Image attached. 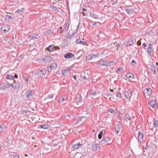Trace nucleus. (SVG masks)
<instances>
[{"instance_id":"obj_6","label":"nucleus","mask_w":158,"mask_h":158,"mask_svg":"<svg viewBox=\"0 0 158 158\" xmlns=\"http://www.w3.org/2000/svg\"><path fill=\"white\" fill-rule=\"evenodd\" d=\"M52 58L50 56L46 55L43 58V61L45 63H48L52 60Z\"/></svg>"},{"instance_id":"obj_21","label":"nucleus","mask_w":158,"mask_h":158,"mask_svg":"<svg viewBox=\"0 0 158 158\" xmlns=\"http://www.w3.org/2000/svg\"><path fill=\"white\" fill-rule=\"evenodd\" d=\"M86 120V118L84 117H80L78 120L77 123H83Z\"/></svg>"},{"instance_id":"obj_58","label":"nucleus","mask_w":158,"mask_h":158,"mask_svg":"<svg viewBox=\"0 0 158 158\" xmlns=\"http://www.w3.org/2000/svg\"><path fill=\"white\" fill-rule=\"evenodd\" d=\"M59 29H60V30L62 32H63V30L62 29V27H60L59 28Z\"/></svg>"},{"instance_id":"obj_57","label":"nucleus","mask_w":158,"mask_h":158,"mask_svg":"<svg viewBox=\"0 0 158 158\" xmlns=\"http://www.w3.org/2000/svg\"><path fill=\"white\" fill-rule=\"evenodd\" d=\"M83 79L85 81V80H87V78H86V77L85 76H84L83 77Z\"/></svg>"},{"instance_id":"obj_35","label":"nucleus","mask_w":158,"mask_h":158,"mask_svg":"<svg viewBox=\"0 0 158 158\" xmlns=\"http://www.w3.org/2000/svg\"><path fill=\"white\" fill-rule=\"evenodd\" d=\"M153 124L155 127H158V121L157 120H155Z\"/></svg>"},{"instance_id":"obj_29","label":"nucleus","mask_w":158,"mask_h":158,"mask_svg":"<svg viewBox=\"0 0 158 158\" xmlns=\"http://www.w3.org/2000/svg\"><path fill=\"white\" fill-rule=\"evenodd\" d=\"M6 78L7 79L14 80L15 79V78L14 76L11 75H7L6 77Z\"/></svg>"},{"instance_id":"obj_1","label":"nucleus","mask_w":158,"mask_h":158,"mask_svg":"<svg viewBox=\"0 0 158 158\" xmlns=\"http://www.w3.org/2000/svg\"><path fill=\"white\" fill-rule=\"evenodd\" d=\"M111 136L109 135L105 137L104 139L100 142V143L101 145H105L108 144H110L112 141L111 140Z\"/></svg>"},{"instance_id":"obj_13","label":"nucleus","mask_w":158,"mask_h":158,"mask_svg":"<svg viewBox=\"0 0 158 158\" xmlns=\"http://www.w3.org/2000/svg\"><path fill=\"white\" fill-rule=\"evenodd\" d=\"M55 48V46L53 44H52L49 45L46 49L48 51L52 52L56 49Z\"/></svg>"},{"instance_id":"obj_23","label":"nucleus","mask_w":158,"mask_h":158,"mask_svg":"<svg viewBox=\"0 0 158 158\" xmlns=\"http://www.w3.org/2000/svg\"><path fill=\"white\" fill-rule=\"evenodd\" d=\"M151 106L153 108H154L156 105V101L154 100H152L149 102Z\"/></svg>"},{"instance_id":"obj_15","label":"nucleus","mask_w":158,"mask_h":158,"mask_svg":"<svg viewBox=\"0 0 158 158\" xmlns=\"http://www.w3.org/2000/svg\"><path fill=\"white\" fill-rule=\"evenodd\" d=\"M121 126L119 124H118L115 127V131L116 134H118L121 131Z\"/></svg>"},{"instance_id":"obj_9","label":"nucleus","mask_w":158,"mask_h":158,"mask_svg":"<svg viewBox=\"0 0 158 158\" xmlns=\"http://www.w3.org/2000/svg\"><path fill=\"white\" fill-rule=\"evenodd\" d=\"M10 86L12 87L14 89H16L20 87V85L19 82L14 81L13 83L10 84Z\"/></svg>"},{"instance_id":"obj_54","label":"nucleus","mask_w":158,"mask_h":158,"mask_svg":"<svg viewBox=\"0 0 158 158\" xmlns=\"http://www.w3.org/2000/svg\"><path fill=\"white\" fill-rule=\"evenodd\" d=\"M19 156L18 155L15 156H14L13 158H19Z\"/></svg>"},{"instance_id":"obj_51","label":"nucleus","mask_w":158,"mask_h":158,"mask_svg":"<svg viewBox=\"0 0 158 158\" xmlns=\"http://www.w3.org/2000/svg\"><path fill=\"white\" fill-rule=\"evenodd\" d=\"M38 129H43V125H40L38 127Z\"/></svg>"},{"instance_id":"obj_3","label":"nucleus","mask_w":158,"mask_h":158,"mask_svg":"<svg viewBox=\"0 0 158 158\" xmlns=\"http://www.w3.org/2000/svg\"><path fill=\"white\" fill-rule=\"evenodd\" d=\"M46 73V72L45 70H39L37 72L36 75H37L39 77H42L45 76Z\"/></svg>"},{"instance_id":"obj_31","label":"nucleus","mask_w":158,"mask_h":158,"mask_svg":"<svg viewBox=\"0 0 158 158\" xmlns=\"http://www.w3.org/2000/svg\"><path fill=\"white\" fill-rule=\"evenodd\" d=\"M69 23L68 22L65 25V27H64L65 31H67L69 29Z\"/></svg>"},{"instance_id":"obj_2","label":"nucleus","mask_w":158,"mask_h":158,"mask_svg":"<svg viewBox=\"0 0 158 158\" xmlns=\"http://www.w3.org/2000/svg\"><path fill=\"white\" fill-rule=\"evenodd\" d=\"M57 67V64L56 63L54 62L51 64L49 66H48L47 69L48 71L49 72H50L52 70L56 69Z\"/></svg>"},{"instance_id":"obj_19","label":"nucleus","mask_w":158,"mask_h":158,"mask_svg":"<svg viewBox=\"0 0 158 158\" xmlns=\"http://www.w3.org/2000/svg\"><path fill=\"white\" fill-rule=\"evenodd\" d=\"M138 141L139 142H141L143 140V136L142 133L139 132L138 135Z\"/></svg>"},{"instance_id":"obj_30","label":"nucleus","mask_w":158,"mask_h":158,"mask_svg":"<svg viewBox=\"0 0 158 158\" xmlns=\"http://www.w3.org/2000/svg\"><path fill=\"white\" fill-rule=\"evenodd\" d=\"M81 145V144H80L79 143H77L76 144H74L73 146V148H74L77 149V148H78L79 147H80Z\"/></svg>"},{"instance_id":"obj_64","label":"nucleus","mask_w":158,"mask_h":158,"mask_svg":"<svg viewBox=\"0 0 158 158\" xmlns=\"http://www.w3.org/2000/svg\"><path fill=\"white\" fill-rule=\"evenodd\" d=\"M75 32H73L71 36H74L75 35Z\"/></svg>"},{"instance_id":"obj_48","label":"nucleus","mask_w":158,"mask_h":158,"mask_svg":"<svg viewBox=\"0 0 158 158\" xmlns=\"http://www.w3.org/2000/svg\"><path fill=\"white\" fill-rule=\"evenodd\" d=\"M91 22H92L91 24L92 25L95 26V25H96V24H97L95 22L92 21Z\"/></svg>"},{"instance_id":"obj_50","label":"nucleus","mask_w":158,"mask_h":158,"mask_svg":"<svg viewBox=\"0 0 158 158\" xmlns=\"http://www.w3.org/2000/svg\"><path fill=\"white\" fill-rule=\"evenodd\" d=\"M32 35H30L28 37L29 39L30 40H31L33 39V38H32Z\"/></svg>"},{"instance_id":"obj_32","label":"nucleus","mask_w":158,"mask_h":158,"mask_svg":"<svg viewBox=\"0 0 158 158\" xmlns=\"http://www.w3.org/2000/svg\"><path fill=\"white\" fill-rule=\"evenodd\" d=\"M32 35V38H33V39H38L40 38V36L36 34H33Z\"/></svg>"},{"instance_id":"obj_63","label":"nucleus","mask_w":158,"mask_h":158,"mask_svg":"<svg viewBox=\"0 0 158 158\" xmlns=\"http://www.w3.org/2000/svg\"><path fill=\"white\" fill-rule=\"evenodd\" d=\"M148 47H150V48H152V44H151L150 43L149 44Z\"/></svg>"},{"instance_id":"obj_60","label":"nucleus","mask_w":158,"mask_h":158,"mask_svg":"<svg viewBox=\"0 0 158 158\" xmlns=\"http://www.w3.org/2000/svg\"><path fill=\"white\" fill-rule=\"evenodd\" d=\"M138 45H139L141 44V43L140 42H139V41H138L137 42Z\"/></svg>"},{"instance_id":"obj_11","label":"nucleus","mask_w":158,"mask_h":158,"mask_svg":"<svg viewBox=\"0 0 158 158\" xmlns=\"http://www.w3.org/2000/svg\"><path fill=\"white\" fill-rule=\"evenodd\" d=\"M124 119L127 123H130L131 118L130 115L129 114H126L124 117Z\"/></svg>"},{"instance_id":"obj_56","label":"nucleus","mask_w":158,"mask_h":158,"mask_svg":"<svg viewBox=\"0 0 158 158\" xmlns=\"http://www.w3.org/2000/svg\"><path fill=\"white\" fill-rule=\"evenodd\" d=\"M143 46L144 47H145L146 46V45L145 43H143L142 44Z\"/></svg>"},{"instance_id":"obj_37","label":"nucleus","mask_w":158,"mask_h":158,"mask_svg":"<svg viewBox=\"0 0 158 158\" xmlns=\"http://www.w3.org/2000/svg\"><path fill=\"white\" fill-rule=\"evenodd\" d=\"M12 18L11 17L8 15H6V19L7 21H10L11 19Z\"/></svg>"},{"instance_id":"obj_46","label":"nucleus","mask_w":158,"mask_h":158,"mask_svg":"<svg viewBox=\"0 0 158 158\" xmlns=\"http://www.w3.org/2000/svg\"><path fill=\"white\" fill-rule=\"evenodd\" d=\"M108 112H110V113H114V110L112 109H110L109 110Z\"/></svg>"},{"instance_id":"obj_22","label":"nucleus","mask_w":158,"mask_h":158,"mask_svg":"<svg viewBox=\"0 0 158 158\" xmlns=\"http://www.w3.org/2000/svg\"><path fill=\"white\" fill-rule=\"evenodd\" d=\"M7 128V126L5 124H2L0 125V132H2L3 131Z\"/></svg>"},{"instance_id":"obj_44","label":"nucleus","mask_w":158,"mask_h":158,"mask_svg":"<svg viewBox=\"0 0 158 158\" xmlns=\"http://www.w3.org/2000/svg\"><path fill=\"white\" fill-rule=\"evenodd\" d=\"M131 64L133 66H135V65H136V62L135 61L133 60L132 61H131Z\"/></svg>"},{"instance_id":"obj_28","label":"nucleus","mask_w":158,"mask_h":158,"mask_svg":"<svg viewBox=\"0 0 158 158\" xmlns=\"http://www.w3.org/2000/svg\"><path fill=\"white\" fill-rule=\"evenodd\" d=\"M90 15L91 17L95 19H97L98 18V15L94 14L93 13H90Z\"/></svg>"},{"instance_id":"obj_14","label":"nucleus","mask_w":158,"mask_h":158,"mask_svg":"<svg viewBox=\"0 0 158 158\" xmlns=\"http://www.w3.org/2000/svg\"><path fill=\"white\" fill-rule=\"evenodd\" d=\"M71 68H68L67 69H64L62 70V73L65 76L69 75V70L71 69Z\"/></svg>"},{"instance_id":"obj_5","label":"nucleus","mask_w":158,"mask_h":158,"mask_svg":"<svg viewBox=\"0 0 158 158\" xmlns=\"http://www.w3.org/2000/svg\"><path fill=\"white\" fill-rule=\"evenodd\" d=\"M131 95L132 92L129 90H127V91H125L124 93L125 98L127 100L128 99H130L131 96Z\"/></svg>"},{"instance_id":"obj_27","label":"nucleus","mask_w":158,"mask_h":158,"mask_svg":"<svg viewBox=\"0 0 158 158\" xmlns=\"http://www.w3.org/2000/svg\"><path fill=\"white\" fill-rule=\"evenodd\" d=\"M50 7V8H52V10L54 11L58 12L59 11L58 9L53 5H52Z\"/></svg>"},{"instance_id":"obj_61","label":"nucleus","mask_w":158,"mask_h":158,"mask_svg":"<svg viewBox=\"0 0 158 158\" xmlns=\"http://www.w3.org/2000/svg\"><path fill=\"white\" fill-rule=\"evenodd\" d=\"M82 15L83 16H85V13L84 12H82Z\"/></svg>"},{"instance_id":"obj_36","label":"nucleus","mask_w":158,"mask_h":158,"mask_svg":"<svg viewBox=\"0 0 158 158\" xmlns=\"http://www.w3.org/2000/svg\"><path fill=\"white\" fill-rule=\"evenodd\" d=\"M79 101H78L77 102L78 103H80L81 104V105H83L84 104V102L83 101H81V96H79Z\"/></svg>"},{"instance_id":"obj_40","label":"nucleus","mask_w":158,"mask_h":158,"mask_svg":"<svg viewBox=\"0 0 158 158\" xmlns=\"http://www.w3.org/2000/svg\"><path fill=\"white\" fill-rule=\"evenodd\" d=\"M114 61L110 62H108L107 66H111L114 65Z\"/></svg>"},{"instance_id":"obj_47","label":"nucleus","mask_w":158,"mask_h":158,"mask_svg":"<svg viewBox=\"0 0 158 158\" xmlns=\"http://www.w3.org/2000/svg\"><path fill=\"white\" fill-rule=\"evenodd\" d=\"M80 42H81V40L78 39H77L76 41V43L77 44H80Z\"/></svg>"},{"instance_id":"obj_45","label":"nucleus","mask_w":158,"mask_h":158,"mask_svg":"<svg viewBox=\"0 0 158 158\" xmlns=\"http://www.w3.org/2000/svg\"><path fill=\"white\" fill-rule=\"evenodd\" d=\"M24 80L25 81V82L27 84L28 82V78L27 77H24Z\"/></svg>"},{"instance_id":"obj_24","label":"nucleus","mask_w":158,"mask_h":158,"mask_svg":"<svg viewBox=\"0 0 158 158\" xmlns=\"http://www.w3.org/2000/svg\"><path fill=\"white\" fill-rule=\"evenodd\" d=\"M32 95L33 93L32 92L31 90H29L27 92L26 96L28 98L29 97L32 96Z\"/></svg>"},{"instance_id":"obj_52","label":"nucleus","mask_w":158,"mask_h":158,"mask_svg":"<svg viewBox=\"0 0 158 158\" xmlns=\"http://www.w3.org/2000/svg\"><path fill=\"white\" fill-rule=\"evenodd\" d=\"M80 44L84 45L86 44V42H85V41H81V42H80Z\"/></svg>"},{"instance_id":"obj_42","label":"nucleus","mask_w":158,"mask_h":158,"mask_svg":"<svg viewBox=\"0 0 158 158\" xmlns=\"http://www.w3.org/2000/svg\"><path fill=\"white\" fill-rule=\"evenodd\" d=\"M53 95L52 94H50L49 95H48L47 96V98H53Z\"/></svg>"},{"instance_id":"obj_7","label":"nucleus","mask_w":158,"mask_h":158,"mask_svg":"<svg viewBox=\"0 0 158 158\" xmlns=\"http://www.w3.org/2000/svg\"><path fill=\"white\" fill-rule=\"evenodd\" d=\"M126 78L129 80V81H133L134 78L133 74L131 73H128L126 75Z\"/></svg>"},{"instance_id":"obj_16","label":"nucleus","mask_w":158,"mask_h":158,"mask_svg":"<svg viewBox=\"0 0 158 158\" xmlns=\"http://www.w3.org/2000/svg\"><path fill=\"white\" fill-rule=\"evenodd\" d=\"M74 56V55L73 53L69 52L65 54L64 55V57L66 59H68L69 58H72Z\"/></svg>"},{"instance_id":"obj_34","label":"nucleus","mask_w":158,"mask_h":158,"mask_svg":"<svg viewBox=\"0 0 158 158\" xmlns=\"http://www.w3.org/2000/svg\"><path fill=\"white\" fill-rule=\"evenodd\" d=\"M152 50V48H150V47H148L147 49V53H148L149 55H150V56H151V52Z\"/></svg>"},{"instance_id":"obj_59","label":"nucleus","mask_w":158,"mask_h":158,"mask_svg":"<svg viewBox=\"0 0 158 158\" xmlns=\"http://www.w3.org/2000/svg\"><path fill=\"white\" fill-rule=\"evenodd\" d=\"M105 95L107 97H109L110 96H111V95L109 94H106Z\"/></svg>"},{"instance_id":"obj_12","label":"nucleus","mask_w":158,"mask_h":158,"mask_svg":"<svg viewBox=\"0 0 158 158\" xmlns=\"http://www.w3.org/2000/svg\"><path fill=\"white\" fill-rule=\"evenodd\" d=\"M98 56V54H89L87 56L86 59L87 60H91L95 57H97Z\"/></svg>"},{"instance_id":"obj_33","label":"nucleus","mask_w":158,"mask_h":158,"mask_svg":"<svg viewBox=\"0 0 158 158\" xmlns=\"http://www.w3.org/2000/svg\"><path fill=\"white\" fill-rule=\"evenodd\" d=\"M50 127L49 125L48 124H44L43 125V129H48Z\"/></svg>"},{"instance_id":"obj_49","label":"nucleus","mask_w":158,"mask_h":158,"mask_svg":"<svg viewBox=\"0 0 158 158\" xmlns=\"http://www.w3.org/2000/svg\"><path fill=\"white\" fill-rule=\"evenodd\" d=\"M51 30H49L47 31L46 33L48 35H49L51 33Z\"/></svg>"},{"instance_id":"obj_41","label":"nucleus","mask_w":158,"mask_h":158,"mask_svg":"<svg viewBox=\"0 0 158 158\" xmlns=\"http://www.w3.org/2000/svg\"><path fill=\"white\" fill-rule=\"evenodd\" d=\"M102 134L103 133L102 131H101L99 132L98 135V138L99 139H100L102 138Z\"/></svg>"},{"instance_id":"obj_39","label":"nucleus","mask_w":158,"mask_h":158,"mask_svg":"<svg viewBox=\"0 0 158 158\" xmlns=\"http://www.w3.org/2000/svg\"><path fill=\"white\" fill-rule=\"evenodd\" d=\"M65 101V97L64 96H62L60 100V103H63Z\"/></svg>"},{"instance_id":"obj_62","label":"nucleus","mask_w":158,"mask_h":158,"mask_svg":"<svg viewBox=\"0 0 158 158\" xmlns=\"http://www.w3.org/2000/svg\"><path fill=\"white\" fill-rule=\"evenodd\" d=\"M116 46H117V47H118V48H119V47H120V44H116Z\"/></svg>"},{"instance_id":"obj_55","label":"nucleus","mask_w":158,"mask_h":158,"mask_svg":"<svg viewBox=\"0 0 158 158\" xmlns=\"http://www.w3.org/2000/svg\"><path fill=\"white\" fill-rule=\"evenodd\" d=\"M122 70V69L121 68H118L117 69L118 71L119 72Z\"/></svg>"},{"instance_id":"obj_25","label":"nucleus","mask_w":158,"mask_h":158,"mask_svg":"<svg viewBox=\"0 0 158 158\" xmlns=\"http://www.w3.org/2000/svg\"><path fill=\"white\" fill-rule=\"evenodd\" d=\"M133 44V41L131 39H129L127 43V46H130L132 45Z\"/></svg>"},{"instance_id":"obj_18","label":"nucleus","mask_w":158,"mask_h":158,"mask_svg":"<svg viewBox=\"0 0 158 158\" xmlns=\"http://www.w3.org/2000/svg\"><path fill=\"white\" fill-rule=\"evenodd\" d=\"M126 11L127 14L131 16L134 15L135 14V12L134 10L131 9H126Z\"/></svg>"},{"instance_id":"obj_20","label":"nucleus","mask_w":158,"mask_h":158,"mask_svg":"<svg viewBox=\"0 0 158 158\" xmlns=\"http://www.w3.org/2000/svg\"><path fill=\"white\" fill-rule=\"evenodd\" d=\"M158 70V68L156 67L154 65L151 66V70L153 74H156V71Z\"/></svg>"},{"instance_id":"obj_17","label":"nucleus","mask_w":158,"mask_h":158,"mask_svg":"<svg viewBox=\"0 0 158 158\" xmlns=\"http://www.w3.org/2000/svg\"><path fill=\"white\" fill-rule=\"evenodd\" d=\"M99 63L102 66H107L108 65V62L102 59L99 61Z\"/></svg>"},{"instance_id":"obj_10","label":"nucleus","mask_w":158,"mask_h":158,"mask_svg":"<svg viewBox=\"0 0 158 158\" xmlns=\"http://www.w3.org/2000/svg\"><path fill=\"white\" fill-rule=\"evenodd\" d=\"M91 148L93 151H99L101 148L97 144H92Z\"/></svg>"},{"instance_id":"obj_4","label":"nucleus","mask_w":158,"mask_h":158,"mask_svg":"<svg viewBox=\"0 0 158 158\" xmlns=\"http://www.w3.org/2000/svg\"><path fill=\"white\" fill-rule=\"evenodd\" d=\"M10 29L9 26L6 24L3 25L1 28V30L4 33H6Z\"/></svg>"},{"instance_id":"obj_8","label":"nucleus","mask_w":158,"mask_h":158,"mask_svg":"<svg viewBox=\"0 0 158 158\" xmlns=\"http://www.w3.org/2000/svg\"><path fill=\"white\" fill-rule=\"evenodd\" d=\"M143 92L145 96H150L151 94L152 90L151 88L145 89Z\"/></svg>"},{"instance_id":"obj_26","label":"nucleus","mask_w":158,"mask_h":158,"mask_svg":"<svg viewBox=\"0 0 158 158\" xmlns=\"http://www.w3.org/2000/svg\"><path fill=\"white\" fill-rule=\"evenodd\" d=\"M10 86V84L8 83H4L2 85V88L3 89H5L8 88H9Z\"/></svg>"},{"instance_id":"obj_53","label":"nucleus","mask_w":158,"mask_h":158,"mask_svg":"<svg viewBox=\"0 0 158 158\" xmlns=\"http://www.w3.org/2000/svg\"><path fill=\"white\" fill-rule=\"evenodd\" d=\"M112 99H113V98L112 97V96L109 97V99L110 101H112Z\"/></svg>"},{"instance_id":"obj_38","label":"nucleus","mask_w":158,"mask_h":158,"mask_svg":"<svg viewBox=\"0 0 158 158\" xmlns=\"http://www.w3.org/2000/svg\"><path fill=\"white\" fill-rule=\"evenodd\" d=\"M24 9L23 8H22L21 10L18 9L15 12V13L18 14L20 13V12H22L23 11Z\"/></svg>"},{"instance_id":"obj_43","label":"nucleus","mask_w":158,"mask_h":158,"mask_svg":"<svg viewBox=\"0 0 158 158\" xmlns=\"http://www.w3.org/2000/svg\"><path fill=\"white\" fill-rule=\"evenodd\" d=\"M116 96L117 98H121V95L119 92H118L116 94Z\"/></svg>"}]
</instances>
